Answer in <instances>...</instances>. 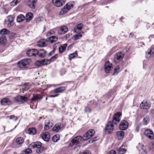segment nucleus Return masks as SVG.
<instances>
[{
	"instance_id": "f257e3e1",
	"label": "nucleus",
	"mask_w": 154,
	"mask_h": 154,
	"mask_svg": "<svg viewBox=\"0 0 154 154\" xmlns=\"http://www.w3.org/2000/svg\"><path fill=\"white\" fill-rule=\"evenodd\" d=\"M121 115L120 112L116 113L114 116L112 123L111 122H108L105 128V130L109 133L111 132L114 129V126L112 123L115 125L117 124L120 121V117Z\"/></svg>"
},
{
	"instance_id": "f03ea898",
	"label": "nucleus",
	"mask_w": 154,
	"mask_h": 154,
	"mask_svg": "<svg viewBox=\"0 0 154 154\" xmlns=\"http://www.w3.org/2000/svg\"><path fill=\"white\" fill-rule=\"evenodd\" d=\"M42 143L39 142L32 143L29 145V147L31 148H37L36 152L38 153H41L44 150L43 147L42 146Z\"/></svg>"
},
{
	"instance_id": "7ed1b4c3",
	"label": "nucleus",
	"mask_w": 154,
	"mask_h": 154,
	"mask_svg": "<svg viewBox=\"0 0 154 154\" xmlns=\"http://www.w3.org/2000/svg\"><path fill=\"white\" fill-rule=\"evenodd\" d=\"M73 7V5L71 3H68L65 5L59 12V14L62 15L66 14Z\"/></svg>"
},
{
	"instance_id": "20e7f679",
	"label": "nucleus",
	"mask_w": 154,
	"mask_h": 154,
	"mask_svg": "<svg viewBox=\"0 0 154 154\" xmlns=\"http://www.w3.org/2000/svg\"><path fill=\"white\" fill-rule=\"evenodd\" d=\"M31 62V60L29 59H24L18 62V66L19 68H24L27 67Z\"/></svg>"
},
{
	"instance_id": "39448f33",
	"label": "nucleus",
	"mask_w": 154,
	"mask_h": 154,
	"mask_svg": "<svg viewBox=\"0 0 154 154\" xmlns=\"http://www.w3.org/2000/svg\"><path fill=\"white\" fill-rule=\"evenodd\" d=\"M14 18L11 16H8L6 17L5 20L4 24L8 27H11L14 24Z\"/></svg>"
},
{
	"instance_id": "423d86ee",
	"label": "nucleus",
	"mask_w": 154,
	"mask_h": 154,
	"mask_svg": "<svg viewBox=\"0 0 154 154\" xmlns=\"http://www.w3.org/2000/svg\"><path fill=\"white\" fill-rule=\"evenodd\" d=\"M95 131L93 129H91L84 135L83 139L84 140H87L92 137L94 134Z\"/></svg>"
},
{
	"instance_id": "0eeeda50",
	"label": "nucleus",
	"mask_w": 154,
	"mask_h": 154,
	"mask_svg": "<svg viewBox=\"0 0 154 154\" xmlns=\"http://www.w3.org/2000/svg\"><path fill=\"white\" fill-rule=\"evenodd\" d=\"M14 100L17 102L23 103L27 101L28 98L26 96L18 95L14 98Z\"/></svg>"
},
{
	"instance_id": "6e6552de",
	"label": "nucleus",
	"mask_w": 154,
	"mask_h": 154,
	"mask_svg": "<svg viewBox=\"0 0 154 154\" xmlns=\"http://www.w3.org/2000/svg\"><path fill=\"white\" fill-rule=\"evenodd\" d=\"M124 57V55L121 52L117 53L115 55L114 60L115 63H118L121 61Z\"/></svg>"
},
{
	"instance_id": "1a4fd4ad",
	"label": "nucleus",
	"mask_w": 154,
	"mask_h": 154,
	"mask_svg": "<svg viewBox=\"0 0 154 154\" xmlns=\"http://www.w3.org/2000/svg\"><path fill=\"white\" fill-rule=\"evenodd\" d=\"M150 106V104L146 100H143L142 102L140 105V108L142 109H148Z\"/></svg>"
},
{
	"instance_id": "9d476101",
	"label": "nucleus",
	"mask_w": 154,
	"mask_h": 154,
	"mask_svg": "<svg viewBox=\"0 0 154 154\" xmlns=\"http://www.w3.org/2000/svg\"><path fill=\"white\" fill-rule=\"evenodd\" d=\"M66 0H52L53 4L57 7H60L63 6L65 3Z\"/></svg>"
},
{
	"instance_id": "9b49d317",
	"label": "nucleus",
	"mask_w": 154,
	"mask_h": 154,
	"mask_svg": "<svg viewBox=\"0 0 154 154\" xmlns=\"http://www.w3.org/2000/svg\"><path fill=\"white\" fill-rule=\"evenodd\" d=\"M144 134L145 135L151 140H152L154 138V134L153 132L151 130H146L144 132Z\"/></svg>"
},
{
	"instance_id": "f8f14e48",
	"label": "nucleus",
	"mask_w": 154,
	"mask_h": 154,
	"mask_svg": "<svg viewBox=\"0 0 154 154\" xmlns=\"http://www.w3.org/2000/svg\"><path fill=\"white\" fill-rule=\"evenodd\" d=\"M53 125V123L51 122L48 119L45 120V123L44 129L48 130L51 128Z\"/></svg>"
},
{
	"instance_id": "ddd939ff",
	"label": "nucleus",
	"mask_w": 154,
	"mask_h": 154,
	"mask_svg": "<svg viewBox=\"0 0 154 154\" xmlns=\"http://www.w3.org/2000/svg\"><path fill=\"white\" fill-rule=\"evenodd\" d=\"M83 139V137L79 136L74 137L72 140V145H77Z\"/></svg>"
},
{
	"instance_id": "4468645a",
	"label": "nucleus",
	"mask_w": 154,
	"mask_h": 154,
	"mask_svg": "<svg viewBox=\"0 0 154 154\" xmlns=\"http://www.w3.org/2000/svg\"><path fill=\"white\" fill-rule=\"evenodd\" d=\"M37 1V0H29L27 2V5L31 8L35 9Z\"/></svg>"
},
{
	"instance_id": "2eb2a0df",
	"label": "nucleus",
	"mask_w": 154,
	"mask_h": 154,
	"mask_svg": "<svg viewBox=\"0 0 154 154\" xmlns=\"http://www.w3.org/2000/svg\"><path fill=\"white\" fill-rule=\"evenodd\" d=\"M128 126V123L125 120L121 121L119 126V128L123 130H126Z\"/></svg>"
},
{
	"instance_id": "dca6fc26",
	"label": "nucleus",
	"mask_w": 154,
	"mask_h": 154,
	"mask_svg": "<svg viewBox=\"0 0 154 154\" xmlns=\"http://www.w3.org/2000/svg\"><path fill=\"white\" fill-rule=\"evenodd\" d=\"M67 31V27L65 26H63L60 27L58 30V32L59 34L62 35L64 34Z\"/></svg>"
},
{
	"instance_id": "f3484780",
	"label": "nucleus",
	"mask_w": 154,
	"mask_h": 154,
	"mask_svg": "<svg viewBox=\"0 0 154 154\" xmlns=\"http://www.w3.org/2000/svg\"><path fill=\"white\" fill-rule=\"evenodd\" d=\"M112 68V64H110L109 61L106 62L105 64V72L108 73L110 71Z\"/></svg>"
},
{
	"instance_id": "a211bd4d",
	"label": "nucleus",
	"mask_w": 154,
	"mask_h": 154,
	"mask_svg": "<svg viewBox=\"0 0 154 154\" xmlns=\"http://www.w3.org/2000/svg\"><path fill=\"white\" fill-rule=\"evenodd\" d=\"M42 139L45 141L48 142L50 138L49 133L48 132H45L43 133L42 135Z\"/></svg>"
},
{
	"instance_id": "6ab92c4d",
	"label": "nucleus",
	"mask_w": 154,
	"mask_h": 154,
	"mask_svg": "<svg viewBox=\"0 0 154 154\" xmlns=\"http://www.w3.org/2000/svg\"><path fill=\"white\" fill-rule=\"evenodd\" d=\"M127 147L125 144H123L120 148L118 149V151L119 154H123L126 151V148Z\"/></svg>"
},
{
	"instance_id": "aec40b11",
	"label": "nucleus",
	"mask_w": 154,
	"mask_h": 154,
	"mask_svg": "<svg viewBox=\"0 0 154 154\" xmlns=\"http://www.w3.org/2000/svg\"><path fill=\"white\" fill-rule=\"evenodd\" d=\"M47 41L45 39L40 40L37 43V45L40 47H44L46 46Z\"/></svg>"
},
{
	"instance_id": "412c9836",
	"label": "nucleus",
	"mask_w": 154,
	"mask_h": 154,
	"mask_svg": "<svg viewBox=\"0 0 154 154\" xmlns=\"http://www.w3.org/2000/svg\"><path fill=\"white\" fill-rule=\"evenodd\" d=\"M61 124L60 123H57L52 128V130L55 132H57L61 128Z\"/></svg>"
},
{
	"instance_id": "4be33fe9",
	"label": "nucleus",
	"mask_w": 154,
	"mask_h": 154,
	"mask_svg": "<svg viewBox=\"0 0 154 154\" xmlns=\"http://www.w3.org/2000/svg\"><path fill=\"white\" fill-rule=\"evenodd\" d=\"M1 103L2 105H9L11 104V101L8 98H4L1 101Z\"/></svg>"
},
{
	"instance_id": "5701e85b",
	"label": "nucleus",
	"mask_w": 154,
	"mask_h": 154,
	"mask_svg": "<svg viewBox=\"0 0 154 154\" xmlns=\"http://www.w3.org/2000/svg\"><path fill=\"white\" fill-rule=\"evenodd\" d=\"M154 53V48H151L149 49L147 52L146 54V58H148L150 57L151 55Z\"/></svg>"
},
{
	"instance_id": "b1692460",
	"label": "nucleus",
	"mask_w": 154,
	"mask_h": 154,
	"mask_svg": "<svg viewBox=\"0 0 154 154\" xmlns=\"http://www.w3.org/2000/svg\"><path fill=\"white\" fill-rule=\"evenodd\" d=\"M33 17V15L31 12H29L26 14V22H28L31 21Z\"/></svg>"
},
{
	"instance_id": "393cba45",
	"label": "nucleus",
	"mask_w": 154,
	"mask_h": 154,
	"mask_svg": "<svg viewBox=\"0 0 154 154\" xmlns=\"http://www.w3.org/2000/svg\"><path fill=\"white\" fill-rule=\"evenodd\" d=\"M66 90V88L64 87H61L57 88L55 89L54 90V92L55 93H59L61 92Z\"/></svg>"
},
{
	"instance_id": "a878e982",
	"label": "nucleus",
	"mask_w": 154,
	"mask_h": 154,
	"mask_svg": "<svg viewBox=\"0 0 154 154\" xmlns=\"http://www.w3.org/2000/svg\"><path fill=\"white\" fill-rule=\"evenodd\" d=\"M82 23H80L77 25L74 28V31L76 32H77L81 30L83 26Z\"/></svg>"
},
{
	"instance_id": "bb28decb",
	"label": "nucleus",
	"mask_w": 154,
	"mask_h": 154,
	"mask_svg": "<svg viewBox=\"0 0 154 154\" xmlns=\"http://www.w3.org/2000/svg\"><path fill=\"white\" fill-rule=\"evenodd\" d=\"M24 142V140L23 137H20L17 138L16 140V142L17 144L21 146Z\"/></svg>"
},
{
	"instance_id": "cd10ccee",
	"label": "nucleus",
	"mask_w": 154,
	"mask_h": 154,
	"mask_svg": "<svg viewBox=\"0 0 154 154\" xmlns=\"http://www.w3.org/2000/svg\"><path fill=\"white\" fill-rule=\"evenodd\" d=\"M67 46L66 44H65L61 45L59 48V52L60 53H62L65 51Z\"/></svg>"
},
{
	"instance_id": "c85d7f7f",
	"label": "nucleus",
	"mask_w": 154,
	"mask_h": 154,
	"mask_svg": "<svg viewBox=\"0 0 154 154\" xmlns=\"http://www.w3.org/2000/svg\"><path fill=\"white\" fill-rule=\"evenodd\" d=\"M7 39L5 37L2 36L0 37V44L5 45L6 43Z\"/></svg>"
},
{
	"instance_id": "c756f323",
	"label": "nucleus",
	"mask_w": 154,
	"mask_h": 154,
	"mask_svg": "<svg viewBox=\"0 0 154 154\" xmlns=\"http://www.w3.org/2000/svg\"><path fill=\"white\" fill-rule=\"evenodd\" d=\"M37 132L36 129L34 128H30L28 129V133L29 134L34 135Z\"/></svg>"
},
{
	"instance_id": "7c9ffc66",
	"label": "nucleus",
	"mask_w": 154,
	"mask_h": 154,
	"mask_svg": "<svg viewBox=\"0 0 154 154\" xmlns=\"http://www.w3.org/2000/svg\"><path fill=\"white\" fill-rule=\"evenodd\" d=\"M10 33V31L6 28L3 29L0 31V34L2 35H8Z\"/></svg>"
},
{
	"instance_id": "2f4dec72",
	"label": "nucleus",
	"mask_w": 154,
	"mask_h": 154,
	"mask_svg": "<svg viewBox=\"0 0 154 154\" xmlns=\"http://www.w3.org/2000/svg\"><path fill=\"white\" fill-rule=\"evenodd\" d=\"M25 19V17L22 14H20L17 17V22H20L23 21Z\"/></svg>"
},
{
	"instance_id": "473e14b6",
	"label": "nucleus",
	"mask_w": 154,
	"mask_h": 154,
	"mask_svg": "<svg viewBox=\"0 0 154 154\" xmlns=\"http://www.w3.org/2000/svg\"><path fill=\"white\" fill-rule=\"evenodd\" d=\"M124 134V132L122 131H119L117 133V135L119 139L122 138Z\"/></svg>"
},
{
	"instance_id": "72a5a7b5",
	"label": "nucleus",
	"mask_w": 154,
	"mask_h": 154,
	"mask_svg": "<svg viewBox=\"0 0 154 154\" xmlns=\"http://www.w3.org/2000/svg\"><path fill=\"white\" fill-rule=\"evenodd\" d=\"M140 151L141 154H147V152L146 147L144 146H142L140 149Z\"/></svg>"
},
{
	"instance_id": "f704fd0d",
	"label": "nucleus",
	"mask_w": 154,
	"mask_h": 154,
	"mask_svg": "<svg viewBox=\"0 0 154 154\" xmlns=\"http://www.w3.org/2000/svg\"><path fill=\"white\" fill-rule=\"evenodd\" d=\"M58 38L56 36H52L49 38V41L51 43H54L57 42Z\"/></svg>"
},
{
	"instance_id": "c9c22d12",
	"label": "nucleus",
	"mask_w": 154,
	"mask_h": 154,
	"mask_svg": "<svg viewBox=\"0 0 154 154\" xmlns=\"http://www.w3.org/2000/svg\"><path fill=\"white\" fill-rule=\"evenodd\" d=\"M81 33L83 34V32H81L80 33H79L73 36V38L74 39L76 40L81 38L82 36V35H81Z\"/></svg>"
},
{
	"instance_id": "e433bc0d",
	"label": "nucleus",
	"mask_w": 154,
	"mask_h": 154,
	"mask_svg": "<svg viewBox=\"0 0 154 154\" xmlns=\"http://www.w3.org/2000/svg\"><path fill=\"white\" fill-rule=\"evenodd\" d=\"M46 54V52L44 50H41L39 51L38 55L40 57H45Z\"/></svg>"
},
{
	"instance_id": "4c0bfd02",
	"label": "nucleus",
	"mask_w": 154,
	"mask_h": 154,
	"mask_svg": "<svg viewBox=\"0 0 154 154\" xmlns=\"http://www.w3.org/2000/svg\"><path fill=\"white\" fill-rule=\"evenodd\" d=\"M78 55V54L77 52H75L72 54H70L69 56V59L71 60L73 58L76 57Z\"/></svg>"
},
{
	"instance_id": "58836bf2",
	"label": "nucleus",
	"mask_w": 154,
	"mask_h": 154,
	"mask_svg": "<svg viewBox=\"0 0 154 154\" xmlns=\"http://www.w3.org/2000/svg\"><path fill=\"white\" fill-rule=\"evenodd\" d=\"M149 117L148 116H145L143 119V123L144 125H147L149 123Z\"/></svg>"
},
{
	"instance_id": "ea45409f",
	"label": "nucleus",
	"mask_w": 154,
	"mask_h": 154,
	"mask_svg": "<svg viewBox=\"0 0 154 154\" xmlns=\"http://www.w3.org/2000/svg\"><path fill=\"white\" fill-rule=\"evenodd\" d=\"M41 99V96L38 94L35 96H34L31 99L32 101H35L36 100H40Z\"/></svg>"
},
{
	"instance_id": "a19ab883",
	"label": "nucleus",
	"mask_w": 154,
	"mask_h": 154,
	"mask_svg": "<svg viewBox=\"0 0 154 154\" xmlns=\"http://www.w3.org/2000/svg\"><path fill=\"white\" fill-rule=\"evenodd\" d=\"M41 62L42 63V65H45L49 64L51 61L49 60L44 59L41 60Z\"/></svg>"
},
{
	"instance_id": "79ce46f5",
	"label": "nucleus",
	"mask_w": 154,
	"mask_h": 154,
	"mask_svg": "<svg viewBox=\"0 0 154 154\" xmlns=\"http://www.w3.org/2000/svg\"><path fill=\"white\" fill-rule=\"evenodd\" d=\"M7 119H9L10 120H12L14 121H16L18 119V118L15 116L14 115H11L6 117Z\"/></svg>"
},
{
	"instance_id": "37998d69",
	"label": "nucleus",
	"mask_w": 154,
	"mask_h": 154,
	"mask_svg": "<svg viewBox=\"0 0 154 154\" xmlns=\"http://www.w3.org/2000/svg\"><path fill=\"white\" fill-rule=\"evenodd\" d=\"M33 51L32 49L28 50L26 52L27 55L29 57L34 56V54L33 53Z\"/></svg>"
},
{
	"instance_id": "c03bdc74",
	"label": "nucleus",
	"mask_w": 154,
	"mask_h": 154,
	"mask_svg": "<svg viewBox=\"0 0 154 154\" xmlns=\"http://www.w3.org/2000/svg\"><path fill=\"white\" fill-rule=\"evenodd\" d=\"M59 139L60 136L59 135H55L52 138V140L54 142H57Z\"/></svg>"
},
{
	"instance_id": "a18cd8bd",
	"label": "nucleus",
	"mask_w": 154,
	"mask_h": 154,
	"mask_svg": "<svg viewBox=\"0 0 154 154\" xmlns=\"http://www.w3.org/2000/svg\"><path fill=\"white\" fill-rule=\"evenodd\" d=\"M19 2L20 1L18 0H14L11 2L10 4L11 6H14Z\"/></svg>"
},
{
	"instance_id": "49530a36",
	"label": "nucleus",
	"mask_w": 154,
	"mask_h": 154,
	"mask_svg": "<svg viewBox=\"0 0 154 154\" xmlns=\"http://www.w3.org/2000/svg\"><path fill=\"white\" fill-rule=\"evenodd\" d=\"M58 54H56L55 55L53 56L50 59V61H53L55 60L58 57Z\"/></svg>"
},
{
	"instance_id": "de8ad7c7",
	"label": "nucleus",
	"mask_w": 154,
	"mask_h": 154,
	"mask_svg": "<svg viewBox=\"0 0 154 154\" xmlns=\"http://www.w3.org/2000/svg\"><path fill=\"white\" fill-rule=\"evenodd\" d=\"M55 33V32L53 30H51L49 31L47 33V35L49 36L51 35H53Z\"/></svg>"
},
{
	"instance_id": "09e8293b",
	"label": "nucleus",
	"mask_w": 154,
	"mask_h": 154,
	"mask_svg": "<svg viewBox=\"0 0 154 154\" xmlns=\"http://www.w3.org/2000/svg\"><path fill=\"white\" fill-rule=\"evenodd\" d=\"M114 72L117 74L119 72V66H117L114 69Z\"/></svg>"
},
{
	"instance_id": "8fccbe9b",
	"label": "nucleus",
	"mask_w": 154,
	"mask_h": 154,
	"mask_svg": "<svg viewBox=\"0 0 154 154\" xmlns=\"http://www.w3.org/2000/svg\"><path fill=\"white\" fill-rule=\"evenodd\" d=\"M27 154H29L32 152V150L30 148H28L25 150Z\"/></svg>"
},
{
	"instance_id": "3c124183",
	"label": "nucleus",
	"mask_w": 154,
	"mask_h": 154,
	"mask_svg": "<svg viewBox=\"0 0 154 154\" xmlns=\"http://www.w3.org/2000/svg\"><path fill=\"white\" fill-rule=\"evenodd\" d=\"M35 64L36 66H39L41 65H42L41 60L35 62Z\"/></svg>"
},
{
	"instance_id": "603ef678",
	"label": "nucleus",
	"mask_w": 154,
	"mask_h": 154,
	"mask_svg": "<svg viewBox=\"0 0 154 154\" xmlns=\"http://www.w3.org/2000/svg\"><path fill=\"white\" fill-rule=\"evenodd\" d=\"M149 38L150 39L149 41H154V35H150Z\"/></svg>"
},
{
	"instance_id": "864d4df0",
	"label": "nucleus",
	"mask_w": 154,
	"mask_h": 154,
	"mask_svg": "<svg viewBox=\"0 0 154 154\" xmlns=\"http://www.w3.org/2000/svg\"><path fill=\"white\" fill-rule=\"evenodd\" d=\"M32 50H33L34 51H33V53L35 54H34V56H35L36 54H38V55L39 51H38L37 50H35L34 49H32Z\"/></svg>"
},
{
	"instance_id": "5fc2aeb1",
	"label": "nucleus",
	"mask_w": 154,
	"mask_h": 154,
	"mask_svg": "<svg viewBox=\"0 0 154 154\" xmlns=\"http://www.w3.org/2000/svg\"><path fill=\"white\" fill-rule=\"evenodd\" d=\"M85 111L86 112H91V109L89 107H86L85 108Z\"/></svg>"
},
{
	"instance_id": "6e6d98bb",
	"label": "nucleus",
	"mask_w": 154,
	"mask_h": 154,
	"mask_svg": "<svg viewBox=\"0 0 154 154\" xmlns=\"http://www.w3.org/2000/svg\"><path fill=\"white\" fill-rule=\"evenodd\" d=\"M149 148L152 149H153L154 148V144L153 143H150L149 145Z\"/></svg>"
},
{
	"instance_id": "4d7b16f0",
	"label": "nucleus",
	"mask_w": 154,
	"mask_h": 154,
	"mask_svg": "<svg viewBox=\"0 0 154 154\" xmlns=\"http://www.w3.org/2000/svg\"><path fill=\"white\" fill-rule=\"evenodd\" d=\"M108 154H116V152L113 150L110 151Z\"/></svg>"
},
{
	"instance_id": "13d9d810",
	"label": "nucleus",
	"mask_w": 154,
	"mask_h": 154,
	"mask_svg": "<svg viewBox=\"0 0 154 154\" xmlns=\"http://www.w3.org/2000/svg\"><path fill=\"white\" fill-rule=\"evenodd\" d=\"M55 51V49H54L53 51L50 52L49 54V56H50L54 54Z\"/></svg>"
},
{
	"instance_id": "bf43d9fd",
	"label": "nucleus",
	"mask_w": 154,
	"mask_h": 154,
	"mask_svg": "<svg viewBox=\"0 0 154 154\" xmlns=\"http://www.w3.org/2000/svg\"><path fill=\"white\" fill-rule=\"evenodd\" d=\"M83 154H91V152L90 151H86L83 152Z\"/></svg>"
},
{
	"instance_id": "052dcab7",
	"label": "nucleus",
	"mask_w": 154,
	"mask_h": 154,
	"mask_svg": "<svg viewBox=\"0 0 154 154\" xmlns=\"http://www.w3.org/2000/svg\"><path fill=\"white\" fill-rule=\"evenodd\" d=\"M59 95V94H56L55 95H51L49 97H54L58 96Z\"/></svg>"
},
{
	"instance_id": "680f3d73",
	"label": "nucleus",
	"mask_w": 154,
	"mask_h": 154,
	"mask_svg": "<svg viewBox=\"0 0 154 154\" xmlns=\"http://www.w3.org/2000/svg\"><path fill=\"white\" fill-rule=\"evenodd\" d=\"M139 126L138 125H137V127H136V128L135 129V131L136 132H138L139 131Z\"/></svg>"
},
{
	"instance_id": "e2e57ef3",
	"label": "nucleus",
	"mask_w": 154,
	"mask_h": 154,
	"mask_svg": "<svg viewBox=\"0 0 154 154\" xmlns=\"http://www.w3.org/2000/svg\"><path fill=\"white\" fill-rule=\"evenodd\" d=\"M41 17H39L37 19V22H39V21H41Z\"/></svg>"
},
{
	"instance_id": "0e129e2a",
	"label": "nucleus",
	"mask_w": 154,
	"mask_h": 154,
	"mask_svg": "<svg viewBox=\"0 0 154 154\" xmlns=\"http://www.w3.org/2000/svg\"><path fill=\"white\" fill-rule=\"evenodd\" d=\"M21 154H27L26 152L25 151H22L21 153Z\"/></svg>"
},
{
	"instance_id": "69168bd1",
	"label": "nucleus",
	"mask_w": 154,
	"mask_h": 154,
	"mask_svg": "<svg viewBox=\"0 0 154 154\" xmlns=\"http://www.w3.org/2000/svg\"><path fill=\"white\" fill-rule=\"evenodd\" d=\"M92 140V141H95L97 140L96 139V138H93L92 139H91Z\"/></svg>"
},
{
	"instance_id": "338daca9",
	"label": "nucleus",
	"mask_w": 154,
	"mask_h": 154,
	"mask_svg": "<svg viewBox=\"0 0 154 154\" xmlns=\"http://www.w3.org/2000/svg\"><path fill=\"white\" fill-rule=\"evenodd\" d=\"M71 48V45H70L68 47V48Z\"/></svg>"
},
{
	"instance_id": "774afa93",
	"label": "nucleus",
	"mask_w": 154,
	"mask_h": 154,
	"mask_svg": "<svg viewBox=\"0 0 154 154\" xmlns=\"http://www.w3.org/2000/svg\"><path fill=\"white\" fill-rule=\"evenodd\" d=\"M72 144H69V146H72Z\"/></svg>"
}]
</instances>
